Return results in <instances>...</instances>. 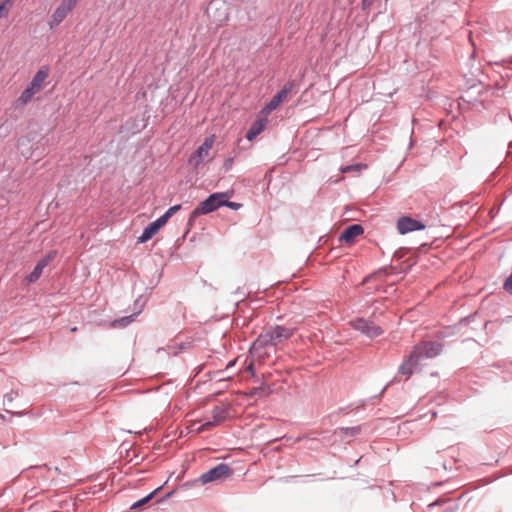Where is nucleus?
I'll return each instance as SVG.
<instances>
[{"label": "nucleus", "instance_id": "a878e982", "mask_svg": "<svg viewBox=\"0 0 512 512\" xmlns=\"http://www.w3.org/2000/svg\"><path fill=\"white\" fill-rule=\"evenodd\" d=\"M503 288L512 295V274L505 280Z\"/></svg>", "mask_w": 512, "mask_h": 512}, {"label": "nucleus", "instance_id": "9b49d317", "mask_svg": "<svg viewBox=\"0 0 512 512\" xmlns=\"http://www.w3.org/2000/svg\"><path fill=\"white\" fill-rule=\"evenodd\" d=\"M397 229L400 234L404 235L413 231L423 230L425 229V225L419 220L403 216L397 221Z\"/></svg>", "mask_w": 512, "mask_h": 512}, {"label": "nucleus", "instance_id": "393cba45", "mask_svg": "<svg viewBox=\"0 0 512 512\" xmlns=\"http://www.w3.org/2000/svg\"><path fill=\"white\" fill-rule=\"evenodd\" d=\"M264 394V388L263 387H254L252 388L247 395L254 397V396H262Z\"/></svg>", "mask_w": 512, "mask_h": 512}, {"label": "nucleus", "instance_id": "c756f323", "mask_svg": "<svg viewBox=\"0 0 512 512\" xmlns=\"http://www.w3.org/2000/svg\"><path fill=\"white\" fill-rule=\"evenodd\" d=\"M216 4L217 2L212 1L207 8V12L210 13V11L216 6Z\"/></svg>", "mask_w": 512, "mask_h": 512}, {"label": "nucleus", "instance_id": "423d86ee", "mask_svg": "<svg viewBox=\"0 0 512 512\" xmlns=\"http://www.w3.org/2000/svg\"><path fill=\"white\" fill-rule=\"evenodd\" d=\"M350 325L354 330L359 331L360 333L369 338H376L384 333L383 329L380 326L374 324L372 321L368 319L361 317L352 320L350 322Z\"/></svg>", "mask_w": 512, "mask_h": 512}, {"label": "nucleus", "instance_id": "f8f14e48", "mask_svg": "<svg viewBox=\"0 0 512 512\" xmlns=\"http://www.w3.org/2000/svg\"><path fill=\"white\" fill-rule=\"evenodd\" d=\"M165 224L166 221L161 216L151 222L138 237V243H145L150 240Z\"/></svg>", "mask_w": 512, "mask_h": 512}, {"label": "nucleus", "instance_id": "20e7f679", "mask_svg": "<svg viewBox=\"0 0 512 512\" xmlns=\"http://www.w3.org/2000/svg\"><path fill=\"white\" fill-rule=\"evenodd\" d=\"M298 91V84L296 80L287 81L283 87L272 97V99L263 108L262 113L269 114L275 110L283 101L288 98L289 94H296Z\"/></svg>", "mask_w": 512, "mask_h": 512}, {"label": "nucleus", "instance_id": "f03ea898", "mask_svg": "<svg viewBox=\"0 0 512 512\" xmlns=\"http://www.w3.org/2000/svg\"><path fill=\"white\" fill-rule=\"evenodd\" d=\"M48 75L49 69L47 67L40 68L33 76L27 87L22 91L17 102L21 105H26L31 102L33 96L41 90L42 85L47 79Z\"/></svg>", "mask_w": 512, "mask_h": 512}, {"label": "nucleus", "instance_id": "dca6fc26", "mask_svg": "<svg viewBox=\"0 0 512 512\" xmlns=\"http://www.w3.org/2000/svg\"><path fill=\"white\" fill-rule=\"evenodd\" d=\"M361 431V426H354V427H340L335 429L334 434L340 437H355L357 436Z\"/></svg>", "mask_w": 512, "mask_h": 512}, {"label": "nucleus", "instance_id": "7ed1b4c3", "mask_svg": "<svg viewBox=\"0 0 512 512\" xmlns=\"http://www.w3.org/2000/svg\"><path fill=\"white\" fill-rule=\"evenodd\" d=\"M229 197V192L212 193L204 201L200 202V204L192 211L190 220L199 215L209 214L213 211H216L220 207H223L224 198Z\"/></svg>", "mask_w": 512, "mask_h": 512}, {"label": "nucleus", "instance_id": "412c9836", "mask_svg": "<svg viewBox=\"0 0 512 512\" xmlns=\"http://www.w3.org/2000/svg\"><path fill=\"white\" fill-rule=\"evenodd\" d=\"M14 1L15 0H4L0 3V18L3 17L4 14L8 13Z\"/></svg>", "mask_w": 512, "mask_h": 512}, {"label": "nucleus", "instance_id": "c85d7f7f", "mask_svg": "<svg viewBox=\"0 0 512 512\" xmlns=\"http://www.w3.org/2000/svg\"><path fill=\"white\" fill-rule=\"evenodd\" d=\"M373 1L374 0H362V4H361L362 10H368L371 7V5L373 4Z\"/></svg>", "mask_w": 512, "mask_h": 512}, {"label": "nucleus", "instance_id": "bb28decb", "mask_svg": "<svg viewBox=\"0 0 512 512\" xmlns=\"http://www.w3.org/2000/svg\"><path fill=\"white\" fill-rule=\"evenodd\" d=\"M18 396V393L15 391H11L4 396L5 403H11L16 397Z\"/></svg>", "mask_w": 512, "mask_h": 512}, {"label": "nucleus", "instance_id": "1a4fd4ad", "mask_svg": "<svg viewBox=\"0 0 512 512\" xmlns=\"http://www.w3.org/2000/svg\"><path fill=\"white\" fill-rule=\"evenodd\" d=\"M56 255L57 251L52 250L49 251L44 257H42L37 262L32 272L26 276V281L28 283L36 282L40 278L43 270L55 259Z\"/></svg>", "mask_w": 512, "mask_h": 512}, {"label": "nucleus", "instance_id": "6e6552de", "mask_svg": "<svg viewBox=\"0 0 512 512\" xmlns=\"http://www.w3.org/2000/svg\"><path fill=\"white\" fill-rule=\"evenodd\" d=\"M413 351L422 361L439 355L442 351V344L436 341L421 342L414 347Z\"/></svg>", "mask_w": 512, "mask_h": 512}, {"label": "nucleus", "instance_id": "39448f33", "mask_svg": "<svg viewBox=\"0 0 512 512\" xmlns=\"http://www.w3.org/2000/svg\"><path fill=\"white\" fill-rule=\"evenodd\" d=\"M232 468L226 463H219L215 467L211 468L207 472L200 475L196 482H200L205 485L211 482L223 480L232 475Z\"/></svg>", "mask_w": 512, "mask_h": 512}, {"label": "nucleus", "instance_id": "6ab92c4d", "mask_svg": "<svg viewBox=\"0 0 512 512\" xmlns=\"http://www.w3.org/2000/svg\"><path fill=\"white\" fill-rule=\"evenodd\" d=\"M365 167H366L365 165L358 163V164L343 166V167H341L340 170L342 173L359 172L361 169H363Z\"/></svg>", "mask_w": 512, "mask_h": 512}, {"label": "nucleus", "instance_id": "4be33fe9", "mask_svg": "<svg viewBox=\"0 0 512 512\" xmlns=\"http://www.w3.org/2000/svg\"><path fill=\"white\" fill-rule=\"evenodd\" d=\"M135 316H136V314H133V315H130V316H126V317H122L119 320H115L113 325L114 326H116V325L126 326V325L130 324L133 321Z\"/></svg>", "mask_w": 512, "mask_h": 512}, {"label": "nucleus", "instance_id": "cd10ccee", "mask_svg": "<svg viewBox=\"0 0 512 512\" xmlns=\"http://www.w3.org/2000/svg\"><path fill=\"white\" fill-rule=\"evenodd\" d=\"M233 166V159L232 158H227L225 161H224V164H223V169L224 171H229Z\"/></svg>", "mask_w": 512, "mask_h": 512}, {"label": "nucleus", "instance_id": "4468645a", "mask_svg": "<svg viewBox=\"0 0 512 512\" xmlns=\"http://www.w3.org/2000/svg\"><path fill=\"white\" fill-rule=\"evenodd\" d=\"M364 233V228L360 224H352L344 229L339 239L345 243L353 242L358 236Z\"/></svg>", "mask_w": 512, "mask_h": 512}, {"label": "nucleus", "instance_id": "f257e3e1", "mask_svg": "<svg viewBox=\"0 0 512 512\" xmlns=\"http://www.w3.org/2000/svg\"><path fill=\"white\" fill-rule=\"evenodd\" d=\"M295 333V328L282 325H274L263 331L254 341L255 349H264L267 347H276L290 339Z\"/></svg>", "mask_w": 512, "mask_h": 512}, {"label": "nucleus", "instance_id": "f3484780", "mask_svg": "<svg viewBox=\"0 0 512 512\" xmlns=\"http://www.w3.org/2000/svg\"><path fill=\"white\" fill-rule=\"evenodd\" d=\"M160 488H157L156 490H154L153 492H151L150 494H148L147 496H145L144 498L134 502L132 505H131V509H137V508H140L142 506H144L145 504H147L149 501H151L154 496L156 495L157 491L159 490Z\"/></svg>", "mask_w": 512, "mask_h": 512}, {"label": "nucleus", "instance_id": "ddd939ff", "mask_svg": "<svg viewBox=\"0 0 512 512\" xmlns=\"http://www.w3.org/2000/svg\"><path fill=\"white\" fill-rule=\"evenodd\" d=\"M421 363L419 357L412 352L408 356V358L399 366L398 372L402 375H406L407 377L411 376L414 372V369Z\"/></svg>", "mask_w": 512, "mask_h": 512}, {"label": "nucleus", "instance_id": "5701e85b", "mask_svg": "<svg viewBox=\"0 0 512 512\" xmlns=\"http://www.w3.org/2000/svg\"><path fill=\"white\" fill-rule=\"evenodd\" d=\"M228 198H224V204H223V207H228L232 210H238L242 207V204L240 203H237V202H231V201H228L227 200Z\"/></svg>", "mask_w": 512, "mask_h": 512}, {"label": "nucleus", "instance_id": "2eb2a0df", "mask_svg": "<svg viewBox=\"0 0 512 512\" xmlns=\"http://www.w3.org/2000/svg\"><path fill=\"white\" fill-rule=\"evenodd\" d=\"M267 119L265 117L256 119L246 133L247 140L256 138L265 128Z\"/></svg>", "mask_w": 512, "mask_h": 512}, {"label": "nucleus", "instance_id": "9d476101", "mask_svg": "<svg viewBox=\"0 0 512 512\" xmlns=\"http://www.w3.org/2000/svg\"><path fill=\"white\" fill-rule=\"evenodd\" d=\"M214 143L213 136L207 137L204 142L196 149V151L190 156L189 164L195 167L199 166L204 158L208 155L209 150L212 148Z\"/></svg>", "mask_w": 512, "mask_h": 512}, {"label": "nucleus", "instance_id": "a211bd4d", "mask_svg": "<svg viewBox=\"0 0 512 512\" xmlns=\"http://www.w3.org/2000/svg\"><path fill=\"white\" fill-rule=\"evenodd\" d=\"M212 414H213V423L215 425H218L219 423H221L224 419H225V410L219 406H216L213 411H212Z\"/></svg>", "mask_w": 512, "mask_h": 512}, {"label": "nucleus", "instance_id": "b1692460", "mask_svg": "<svg viewBox=\"0 0 512 512\" xmlns=\"http://www.w3.org/2000/svg\"><path fill=\"white\" fill-rule=\"evenodd\" d=\"M215 426V424L213 423V421H207L205 422L204 424L200 425L196 431L197 433H202V432H205V431H208L211 427Z\"/></svg>", "mask_w": 512, "mask_h": 512}, {"label": "nucleus", "instance_id": "0eeeda50", "mask_svg": "<svg viewBox=\"0 0 512 512\" xmlns=\"http://www.w3.org/2000/svg\"><path fill=\"white\" fill-rule=\"evenodd\" d=\"M79 1L80 0H62L51 16V20L49 21L50 29H54L60 25Z\"/></svg>", "mask_w": 512, "mask_h": 512}, {"label": "nucleus", "instance_id": "aec40b11", "mask_svg": "<svg viewBox=\"0 0 512 512\" xmlns=\"http://www.w3.org/2000/svg\"><path fill=\"white\" fill-rule=\"evenodd\" d=\"M180 209H181L180 204L171 206L161 217L167 222Z\"/></svg>", "mask_w": 512, "mask_h": 512}]
</instances>
